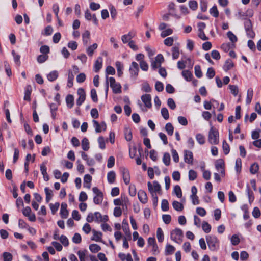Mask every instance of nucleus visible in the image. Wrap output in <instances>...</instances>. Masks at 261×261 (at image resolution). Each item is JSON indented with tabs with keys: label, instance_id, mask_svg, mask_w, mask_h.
Instances as JSON below:
<instances>
[{
	"label": "nucleus",
	"instance_id": "f257e3e1",
	"mask_svg": "<svg viewBox=\"0 0 261 261\" xmlns=\"http://www.w3.org/2000/svg\"><path fill=\"white\" fill-rule=\"evenodd\" d=\"M147 186L148 190L150 192L152 198L153 205L154 207H155L158 205V198L156 192H159L161 191V186L158 181H154L153 182V185L151 183V182L148 181L147 183Z\"/></svg>",
	"mask_w": 261,
	"mask_h": 261
},
{
	"label": "nucleus",
	"instance_id": "f03ea898",
	"mask_svg": "<svg viewBox=\"0 0 261 261\" xmlns=\"http://www.w3.org/2000/svg\"><path fill=\"white\" fill-rule=\"evenodd\" d=\"M208 248L212 251H216L219 248V241L215 236L207 235L205 238Z\"/></svg>",
	"mask_w": 261,
	"mask_h": 261
},
{
	"label": "nucleus",
	"instance_id": "7ed1b4c3",
	"mask_svg": "<svg viewBox=\"0 0 261 261\" xmlns=\"http://www.w3.org/2000/svg\"><path fill=\"white\" fill-rule=\"evenodd\" d=\"M244 25L247 37L250 38H254L255 33L253 30V25L251 20L245 18L244 19Z\"/></svg>",
	"mask_w": 261,
	"mask_h": 261
},
{
	"label": "nucleus",
	"instance_id": "20e7f679",
	"mask_svg": "<svg viewBox=\"0 0 261 261\" xmlns=\"http://www.w3.org/2000/svg\"><path fill=\"white\" fill-rule=\"evenodd\" d=\"M183 236L182 231L179 228L172 230L170 235L171 240L178 244H180L182 242Z\"/></svg>",
	"mask_w": 261,
	"mask_h": 261
},
{
	"label": "nucleus",
	"instance_id": "39448f33",
	"mask_svg": "<svg viewBox=\"0 0 261 261\" xmlns=\"http://www.w3.org/2000/svg\"><path fill=\"white\" fill-rule=\"evenodd\" d=\"M208 140L212 144H217L219 143V133L217 129L212 127L210 130Z\"/></svg>",
	"mask_w": 261,
	"mask_h": 261
},
{
	"label": "nucleus",
	"instance_id": "423d86ee",
	"mask_svg": "<svg viewBox=\"0 0 261 261\" xmlns=\"http://www.w3.org/2000/svg\"><path fill=\"white\" fill-rule=\"evenodd\" d=\"M93 193L96 195L93 198V202L95 204H100L103 199V195L98 188L94 187L92 188Z\"/></svg>",
	"mask_w": 261,
	"mask_h": 261
},
{
	"label": "nucleus",
	"instance_id": "0eeeda50",
	"mask_svg": "<svg viewBox=\"0 0 261 261\" xmlns=\"http://www.w3.org/2000/svg\"><path fill=\"white\" fill-rule=\"evenodd\" d=\"M109 81L110 87L112 88L113 93L117 94L121 92V85L119 83H116L114 77H110Z\"/></svg>",
	"mask_w": 261,
	"mask_h": 261
},
{
	"label": "nucleus",
	"instance_id": "6e6552de",
	"mask_svg": "<svg viewBox=\"0 0 261 261\" xmlns=\"http://www.w3.org/2000/svg\"><path fill=\"white\" fill-rule=\"evenodd\" d=\"M129 71L132 77L136 79L139 71V66L137 63L133 62L129 67Z\"/></svg>",
	"mask_w": 261,
	"mask_h": 261
},
{
	"label": "nucleus",
	"instance_id": "1a4fd4ad",
	"mask_svg": "<svg viewBox=\"0 0 261 261\" xmlns=\"http://www.w3.org/2000/svg\"><path fill=\"white\" fill-rule=\"evenodd\" d=\"M77 94L79 97L76 100V105L79 107L84 102L86 98V93L84 89L82 88L78 89Z\"/></svg>",
	"mask_w": 261,
	"mask_h": 261
},
{
	"label": "nucleus",
	"instance_id": "9d476101",
	"mask_svg": "<svg viewBox=\"0 0 261 261\" xmlns=\"http://www.w3.org/2000/svg\"><path fill=\"white\" fill-rule=\"evenodd\" d=\"M184 161L189 164H192L193 161V153L191 151L185 150L184 152Z\"/></svg>",
	"mask_w": 261,
	"mask_h": 261
},
{
	"label": "nucleus",
	"instance_id": "9b49d317",
	"mask_svg": "<svg viewBox=\"0 0 261 261\" xmlns=\"http://www.w3.org/2000/svg\"><path fill=\"white\" fill-rule=\"evenodd\" d=\"M141 100L144 103L145 106L148 108H150L152 107L151 104V96L150 94H145L141 96Z\"/></svg>",
	"mask_w": 261,
	"mask_h": 261
},
{
	"label": "nucleus",
	"instance_id": "f8f14e48",
	"mask_svg": "<svg viewBox=\"0 0 261 261\" xmlns=\"http://www.w3.org/2000/svg\"><path fill=\"white\" fill-rule=\"evenodd\" d=\"M121 172L122 174L123 179L126 185H128L130 182V175L128 170L125 168H120Z\"/></svg>",
	"mask_w": 261,
	"mask_h": 261
},
{
	"label": "nucleus",
	"instance_id": "ddd939ff",
	"mask_svg": "<svg viewBox=\"0 0 261 261\" xmlns=\"http://www.w3.org/2000/svg\"><path fill=\"white\" fill-rule=\"evenodd\" d=\"M138 197L139 200L141 203L145 204L147 202L148 198L147 194L144 191L142 190H139L138 192Z\"/></svg>",
	"mask_w": 261,
	"mask_h": 261
},
{
	"label": "nucleus",
	"instance_id": "4468645a",
	"mask_svg": "<svg viewBox=\"0 0 261 261\" xmlns=\"http://www.w3.org/2000/svg\"><path fill=\"white\" fill-rule=\"evenodd\" d=\"M67 205L65 203H62L61 205L60 215L63 219L67 218L69 213L67 209Z\"/></svg>",
	"mask_w": 261,
	"mask_h": 261
},
{
	"label": "nucleus",
	"instance_id": "2eb2a0df",
	"mask_svg": "<svg viewBox=\"0 0 261 261\" xmlns=\"http://www.w3.org/2000/svg\"><path fill=\"white\" fill-rule=\"evenodd\" d=\"M40 171L43 176V178L45 181H47L49 179V177L47 173V168L44 163H42L40 165Z\"/></svg>",
	"mask_w": 261,
	"mask_h": 261
},
{
	"label": "nucleus",
	"instance_id": "dca6fc26",
	"mask_svg": "<svg viewBox=\"0 0 261 261\" xmlns=\"http://www.w3.org/2000/svg\"><path fill=\"white\" fill-rule=\"evenodd\" d=\"M32 92V87L31 85H27L25 88L24 100L26 101L31 100V94Z\"/></svg>",
	"mask_w": 261,
	"mask_h": 261
},
{
	"label": "nucleus",
	"instance_id": "f3484780",
	"mask_svg": "<svg viewBox=\"0 0 261 261\" xmlns=\"http://www.w3.org/2000/svg\"><path fill=\"white\" fill-rule=\"evenodd\" d=\"M175 250V247L170 245L167 244L165 249V255L166 256L170 255L172 254Z\"/></svg>",
	"mask_w": 261,
	"mask_h": 261
},
{
	"label": "nucleus",
	"instance_id": "a211bd4d",
	"mask_svg": "<svg viewBox=\"0 0 261 261\" xmlns=\"http://www.w3.org/2000/svg\"><path fill=\"white\" fill-rule=\"evenodd\" d=\"M58 72L56 70H54L50 72L49 74H47V78L48 81L53 82L55 81L58 77Z\"/></svg>",
	"mask_w": 261,
	"mask_h": 261
},
{
	"label": "nucleus",
	"instance_id": "6ab92c4d",
	"mask_svg": "<svg viewBox=\"0 0 261 261\" xmlns=\"http://www.w3.org/2000/svg\"><path fill=\"white\" fill-rule=\"evenodd\" d=\"M102 58L100 57H98L96 60L94 64V71L98 72L102 67Z\"/></svg>",
	"mask_w": 261,
	"mask_h": 261
},
{
	"label": "nucleus",
	"instance_id": "aec40b11",
	"mask_svg": "<svg viewBox=\"0 0 261 261\" xmlns=\"http://www.w3.org/2000/svg\"><path fill=\"white\" fill-rule=\"evenodd\" d=\"M92 232L93 233V237L91 238V240L96 242H102V233L101 232H98L94 229L92 230Z\"/></svg>",
	"mask_w": 261,
	"mask_h": 261
},
{
	"label": "nucleus",
	"instance_id": "412c9836",
	"mask_svg": "<svg viewBox=\"0 0 261 261\" xmlns=\"http://www.w3.org/2000/svg\"><path fill=\"white\" fill-rule=\"evenodd\" d=\"M125 138L127 141H130L132 139V132L129 127H125L124 130Z\"/></svg>",
	"mask_w": 261,
	"mask_h": 261
},
{
	"label": "nucleus",
	"instance_id": "4be33fe9",
	"mask_svg": "<svg viewBox=\"0 0 261 261\" xmlns=\"http://www.w3.org/2000/svg\"><path fill=\"white\" fill-rule=\"evenodd\" d=\"M66 102L69 108H71L74 105V97L72 95L69 94L66 96Z\"/></svg>",
	"mask_w": 261,
	"mask_h": 261
},
{
	"label": "nucleus",
	"instance_id": "5701e85b",
	"mask_svg": "<svg viewBox=\"0 0 261 261\" xmlns=\"http://www.w3.org/2000/svg\"><path fill=\"white\" fill-rule=\"evenodd\" d=\"M116 178V174L114 171H111L108 173L107 179L110 184H113L115 182Z\"/></svg>",
	"mask_w": 261,
	"mask_h": 261
},
{
	"label": "nucleus",
	"instance_id": "b1692460",
	"mask_svg": "<svg viewBox=\"0 0 261 261\" xmlns=\"http://www.w3.org/2000/svg\"><path fill=\"white\" fill-rule=\"evenodd\" d=\"M90 32L88 30L85 31L82 34L83 42L84 45H87L90 39Z\"/></svg>",
	"mask_w": 261,
	"mask_h": 261
},
{
	"label": "nucleus",
	"instance_id": "393cba45",
	"mask_svg": "<svg viewBox=\"0 0 261 261\" xmlns=\"http://www.w3.org/2000/svg\"><path fill=\"white\" fill-rule=\"evenodd\" d=\"M74 74L71 70L68 71V82H67V86L69 88H71L73 86V81L74 80Z\"/></svg>",
	"mask_w": 261,
	"mask_h": 261
},
{
	"label": "nucleus",
	"instance_id": "a878e982",
	"mask_svg": "<svg viewBox=\"0 0 261 261\" xmlns=\"http://www.w3.org/2000/svg\"><path fill=\"white\" fill-rule=\"evenodd\" d=\"M115 66L117 70L118 76L120 77L123 74L122 69L123 66L119 61H117L115 63Z\"/></svg>",
	"mask_w": 261,
	"mask_h": 261
},
{
	"label": "nucleus",
	"instance_id": "bb28decb",
	"mask_svg": "<svg viewBox=\"0 0 261 261\" xmlns=\"http://www.w3.org/2000/svg\"><path fill=\"white\" fill-rule=\"evenodd\" d=\"M172 55L173 59H176L179 56V48L178 46H174L172 48Z\"/></svg>",
	"mask_w": 261,
	"mask_h": 261
},
{
	"label": "nucleus",
	"instance_id": "cd10ccee",
	"mask_svg": "<svg viewBox=\"0 0 261 261\" xmlns=\"http://www.w3.org/2000/svg\"><path fill=\"white\" fill-rule=\"evenodd\" d=\"M234 66V64L231 60H227L225 61L223 69L225 71H227L231 69Z\"/></svg>",
	"mask_w": 261,
	"mask_h": 261
},
{
	"label": "nucleus",
	"instance_id": "c85d7f7f",
	"mask_svg": "<svg viewBox=\"0 0 261 261\" xmlns=\"http://www.w3.org/2000/svg\"><path fill=\"white\" fill-rule=\"evenodd\" d=\"M97 46L98 45L96 43H94L93 45L89 46L86 49L88 55L89 56H92L93 54L94 50L97 48Z\"/></svg>",
	"mask_w": 261,
	"mask_h": 261
},
{
	"label": "nucleus",
	"instance_id": "c756f323",
	"mask_svg": "<svg viewBox=\"0 0 261 261\" xmlns=\"http://www.w3.org/2000/svg\"><path fill=\"white\" fill-rule=\"evenodd\" d=\"M253 91L252 88L248 89L247 91V95L246 100V104L249 105L250 103L252 97H253Z\"/></svg>",
	"mask_w": 261,
	"mask_h": 261
},
{
	"label": "nucleus",
	"instance_id": "7c9ffc66",
	"mask_svg": "<svg viewBox=\"0 0 261 261\" xmlns=\"http://www.w3.org/2000/svg\"><path fill=\"white\" fill-rule=\"evenodd\" d=\"M82 147L84 151H87L89 149V142L88 139L84 138L82 140Z\"/></svg>",
	"mask_w": 261,
	"mask_h": 261
},
{
	"label": "nucleus",
	"instance_id": "2f4dec72",
	"mask_svg": "<svg viewBox=\"0 0 261 261\" xmlns=\"http://www.w3.org/2000/svg\"><path fill=\"white\" fill-rule=\"evenodd\" d=\"M172 205L173 208L177 211H181L184 209L183 204L177 201H174L172 203Z\"/></svg>",
	"mask_w": 261,
	"mask_h": 261
},
{
	"label": "nucleus",
	"instance_id": "473e14b6",
	"mask_svg": "<svg viewBox=\"0 0 261 261\" xmlns=\"http://www.w3.org/2000/svg\"><path fill=\"white\" fill-rule=\"evenodd\" d=\"M182 75L185 79L187 81L191 80L193 75L192 73L189 70H184L182 72Z\"/></svg>",
	"mask_w": 261,
	"mask_h": 261
},
{
	"label": "nucleus",
	"instance_id": "72a5a7b5",
	"mask_svg": "<svg viewBox=\"0 0 261 261\" xmlns=\"http://www.w3.org/2000/svg\"><path fill=\"white\" fill-rule=\"evenodd\" d=\"M165 128L169 135L172 136L173 135L174 127L171 123H167L165 125Z\"/></svg>",
	"mask_w": 261,
	"mask_h": 261
},
{
	"label": "nucleus",
	"instance_id": "f704fd0d",
	"mask_svg": "<svg viewBox=\"0 0 261 261\" xmlns=\"http://www.w3.org/2000/svg\"><path fill=\"white\" fill-rule=\"evenodd\" d=\"M122 229L126 236L129 239H131V232L129 230L128 224L126 223L125 225H122Z\"/></svg>",
	"mask_w": 261,
	"mask_h": 261
},
{
	"label": "nucleus",
	"instance_id": "c9c22d12",
	"mask_svg": "<svg viewBox=\"0 0 261 261\" xmlns=\"http://www.w3.org/2000/svg\"><path fill=\"white\" fill-rule=\"evenodd\" d=\"M89 249L92 253H96L101 250V247L97 244H92L89 246Z\"/></svg>",
	"mask_w": 261,
	"mask_h": 261
},
{
	"label": "nucleus",
	"instance_id": "e433bc0d",
	"mask_svg": "<svg viewBox=\"0 0 261 261\" xmlns=\"http://www.w3.org/2000/svg\"><path fill=\"white\" fill-rule=\"evenodd\" d=\"M156 237L159 242H162L164 240V233L162 229L159 227L157 229Z\"/></svg>",
	"mask_w": 261,
	"mask_h": 261
},
{
	"label": "nucleus",
	"instance_id": "4c0bfd02",
	"mask_svg": "<svg viewBox=\"0 0 261 261\" xmlns=\"http://www.w3.org/2000/svg\"><path fill=\"white\" fill-rule=\"evenodd\" d=\"M203 230L206 233H209L211 230V226L206 221H203L202 224Z\"/></svg>",
	"mask_w": 261,
	"mask_h": 261
},
{
	"label": "nucleus",
	"instance_id": "58836bf2",
	"mask_svg": "<svg viewBox=\"0 0 261 261\" xmlns=\"http://www.w3.org/2000/svg\"><path fill=\"white\" fill-rule=\"evenodd\" d=\"M46 194V201L48 202L53 197L52 191L49 190L47 187H46L44 189Z\"/></svg>",
	"mask_w": 261,
	"mask_h": 261
},
{
	"label": "nucleus",
	"instance_id": "ea45409f",
	"mask_svg": "<svg viewBox=\"0 0 261 261\" xmlns=\"http://www.w3.org/2000/svg\"><path fill=\"white\" fill-rule=\"evenodd\" d=\"M3 261H12L13 259L12 254L8 252H4L3 253Z\"/></svg>",
	"mask_w": 261,
	"mask_h": 261
},
{
	"label": "nucleus",
	"instance_id": "a19ab883",
	"mask_svg": "<svg viewBox=\"0 0 261 261\" xmlns=\"http://www.w3.org/2000/svg\"><path fill=\"white\" fill-rule=\"evenodd\" d=\"M163 162L166 166H169L170 163V155L169 153L166 152L164 154Z\"/></svg>",
	"mask_w": 261,
	"mask_h": 261
},
{
	"label": "nucleus",
	"instance_id": "79ce46f5",
	"mask_svg": "<svg viewBox=\"0 0 261 261\" xmlns=\"http://www.w3.org/2000/svg\"><path fill=\"white\" fill-rule=\"evenodd\" d=\"M227 35L229 40L232 43V44H233L234 43L237 41L238 39L237 36L234 34H233V33L231 31L228 32L227 33Z\"/></svg>",
	"mask_w": 261,
	"mask_h": 261
},
{
	"label": "nucleus",
	"instance_id": "37998d69",
	"mask_svg": "<svg viewBox=\"0 0 261 261\" xmlns=\"http://www.w3.org/2000/svg\"><path fill=\"white\" fill-rule=\"evenodd\" d=\"M215 167L218 170L224 168V162L223 160L222 159L217 160L215 163Z\"/></svg>",
	"mask_w": 261,
	"mask_h": 261
},
{
	"label": "nucleus",
	"instance_id": "c03bdc74",
	"mask_svg": "<svg viewBox=\"0 0 261 261\" xmlns=\"http://www.w3.org/2000/svg\"><path fill=\"white\" fill-rule=\"evenodd\" d=\"M234 46V44H231L229 43H223L222 44L221 47L225 52H227Z\"/></svg>",
	"mask_w": 261,
	"mask_h": 261
},
{
	"label": "nucleus",
	"instance_id": "a18cd8bd",
	"mask_svg": "<svg viewBox=\"0 0 261 261\" xmlns=\"http://www.w3.org/2000/svg\"><path fill=\"white\" fill-rule=\"evenodd\" d=\"M59 206L60 204L59 202H56L55 204L50 203L49 204L50 208L53 215L55 214L58 211Z\"/></svg>",
	"mask_w": 261,
	"mask_h": 261
},
{
	"label": "nucleus",
	"instance_id": "49530a36",
	"mask_svg": "<svg viewBox=\"0 0 261 261\" xmlns=\"http://www.w3.org/2000/svg\"><path fill=\"white\" fill-rule=\"evenodd\" d=\"M48 58V56L47 55H40L38 56L37 58V62L39 63H44L46 61Z\"/></svg>",
	"mask_w": 261,
	"mask_h": 261
},
{
	"label": "nucleus",
	"instance_id": "de8ad7c7",
	"mask_svg": "<svg viewBox=\"0 0 261 261\" xmlns=\"http://www.w3.org/2000/svg\"><path fill=\"white\" fill-rule=\"evenodd\" d=\"M194 70H195V75L198 78L201 77L202 76V71L201 70L200 66L199 65H196L195 66V67H194Z\"/></svg>",
	"mask_w": 261,
	"mask_h": 261
},
{
	"label": "nucleus",
	"instance_id": "09e8293b",
	"mask_svg": "<svg viewBox=\"0 0 261 261\" xmlns=\"http://www.w3.org/2000/svg\"><path fill=\"white\" fill-rule=\"evenodd\" d=\"M197 176L196 171L193 170H190L189 171V179L190 180H194Z\"/></svg>",
	"mask_w": 261,
	"mask_h": 261
},
{
	"label": "nucleus",
	"instance_id": "8fccbe9b",
	"mask_svg": "<svg viewBox=\"0 0 261 261\" xmlns=\"http://www.w3.org/2000/svg\"><path fill=\"white\" fill-rule=\"evenodd\" d=\"M161 208L163 211H167L169 209V203L166 199H163L161 203Z\"/></svg>",
	"mask_w": 261,
	"mask_h": 261
},
{
	"label": "nucleus",
	"instance_id": "3c124183",
	"mask_svg": "<svg viewBox=\"0 0 261 261\" xmlns=\"http://www.w3.org/2000/svg\"><path fill=\"white\" fill-rule=\"evenodd\" d=\"M196 139L197 142L201 145L205 143V138L201 134H198L196 136Z\"/></svg>",
	"mask_w": 261,
	"mask_h": 261
},
{
	"label": "nucleus",
	"instance_id": "603ef678",
	"mask_svg": "<svg viewBox=\"0 0 261 261\" xmlns=\"http://www.w3.org/2000/svg\"><path fill=\"white\" fill-rule=\"evenodd\" d=\"M189 8L193 10H196L198 8V4L197 2L195 1H190L189 2Z\"/></svg>",
	"mask_w": 261,
	"mask_h": 261
},
{
	"label": "nucleus",
	"instance_id": "864d4df0",
	"mask_svg": "<svg viewBox=\"0 0 261 261\" xmlns=\"http://www.w3.org/2000/svg\"><path fill=\"white\" fill-rule=\"evenodd\" d=\"M210 13L216 18L218 17L219 16V12L216 6H213L211 9H210Z\"/></svg>",
	"mask_w": 261,
	"mask_h": 261
},
{
	"label": "nucleus",
	"instance_id": "5fc2aeb1",
	"mask_svg": "<svg viewBox=\"0 0 261 261\" xmlns=\"http://www.w3.org/2000/svg\"><path fill=\"white\" fill-rule=\"evenodd\" d=\"M174 192L177 197L180 198L182 196L181 189L179 186L176 185L174 187Z\"/></svg>",
	"mask_w": 261,
	"mask_h": 261
},
{
	"label": "nucleus",
	"instance_id": "6e6d98bb",
	"mask_svg": "<svg viewBox=\"0 0 261 261\" xmlns=\"http://www.w3.org/2000/svg\"><path fill=\"white\" fill-rule=\"evenodd\" d=\"M229 88L230 90L231 93L234 95V96H237L239 92L238 87L236 85H231L229 86Z\"/></svg>",
	"mask_w": 261,
	"mask_h": 261
},
{
	"label": "nucleus",
	"instance_id": "4d7b16f0",
	"mask_svg": "<svg viewBox=\"0 0 261 261\" xmlns=\"http://www.w3.org/2000/svg\"><path fill=\"white\" fill-rule=\"evenodd\" d=\"M207 3L206 0H201L200 2V7L202 12H205L207 10Z\"/></svg>",
	"mask_w": 261,
	"mask_h": 261
},
{
	"label": "nucleus",
	"instance_id": "13d9d810",
	"mask_svg": "<svg viewBox=\"0 0 261 261\" xmlns=\"http://www.w3.org/2000/svg\"><path fill=\"white\" fill-rule=\"evenodd\" d=\"M222 147L224 154H228L230 151V148L229 145L226 143L225 140H224L223 142Z\"/></svg>",
	"mask_w": 261,
	"mask_h": 261
},
{
	"label": "nucleus",
	"instance_id": "bf43d9fd",
	"mask_svg": "<svg viewBox=\"0 0 261 261\" xmlns=\"http://www.w3.org/2000/svg\"><path fill=\"white\" fill-rule=\"evenodd\" d=\"M49 51V47L47 45H43L40 48V51L43 55H47Z\"/></svg>",
	"mask_w": 261,
	"mask_h": 261
},
{
	"label": "nucleus",
	"instance_id": "052dcab7",
	"mask_svg": "<svg viewBox=\"0 0 261 261\" xmlns=\"http://www.w3.org/2000/svg\"><path fill=\"white\" fill-rule=\"evenodd\" d=\"M172 33L173 30L171 29H167L161 32V36L162 37L165 38V37L172 34Z\"/></svg>",
	"mask_w": 261,
	"mask_h": 261
},
{
	"label": "nucleus",
	"instance_id": "680f3d73",
	"mask_svg": "<svg viewBox=\"0 0 261 261\" xmlns=\"http://www.w3.org/2000/svg\"><path fill=\"white\" fill-rule=\"evenodd\" d=\"M115 164V158L113 156H111L109 158L107 163V167L109 168H112Z\"/></svg>",
	"mask_w": 261,
	"mask_h": 261
},
{
	"label": "nucleus",
	"instance_id": "e2e57ef3",
	"mask_svg": "<svg viewBox=\"0 0 261 261\" xmlns=\"http://www.w3.org/2000/svg\"><path fill=\"white\" fill-rule=\"evenodd\" d=\"M258 169H259V167H258V164H253L251 166V167L250 168V171L252 174H254L257 172V171H258Z\"/></svg>",
	"mask_w": 261,
	"mask_h": 261
},
{
	"label": "nucleus",
	"instance_id": "0e129e2a",
	"mask_svg": "<svg viewBox=\"0 0 261 261\" xmlns=\"http://www.w3.org/2000/svg\"><path fill=\"white\" fill-rule=\"evenodd\" d=\"M98 142L99 147L101 149H104L106 148L104 138L102 136L99 137L98 138Z\"/></svg>",
	"mask_w": 261,
	"mask_h": 261
},
{
	"label": "nucleus",
	"instance_id": "69168bd1",
	"mask_svg": "<svg viewBox=\"0 0 261 261\" xmlns=\"http://www.w3.org/2000/svg\"><path fill=\"white\" fill-rule=\"evenodd\" d=\"M260 215L261 213L259 208L255 207L252 211V216L255 218H258L260 216Z\"/></svg>",
	"mask_w": 261,
	"mask_h": 261
},
{
	"label": "nucleus",
	"instance_id": "338daca9",
	"mask_svg": "<svg viewBox=\"0 0 261 261\" xmlns=\"http://www.w3.org/2000/svg\"><path fill=\"white\" fill-rule=\"evenodd\" d=\"M82 241L81 235L78 233H75L72 238V241L76 244L81 243Z\"/></svg>",
	"mask_w": 261,
	"mask_h": 261
},
{
	"label": "nucleus",
	"instance_id": "774afa93",
	"mask_svg": "<svg viewBox=\"0 0 261 261\" xmlns=\"http://www.w3.org/2000/svg\"><path fill=\"white\" fill-rule=\"evenodd\" d=\"M60 241L64 246H67L69 244L68 240L64 235L61 236L60 237Z\"/></svg>",
	"mask_w": 261,
	"mask_h": 261
}]
</instances>
